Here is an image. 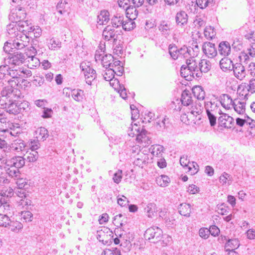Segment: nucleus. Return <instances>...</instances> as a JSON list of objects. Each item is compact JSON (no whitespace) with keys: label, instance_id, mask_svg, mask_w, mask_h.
<instances>
[{"label":"nucleus","instance_id":"obj_1","mask_svg":"<svg viewBox=\"0 0 255 255\" xmlns=\"http://www.w3.org/2000/svg\"><path fill=\"white\" fill-rule=\"evenodd\" d=\"M14 209L11 204L0 206V227L6 228L10 220V217L14 215Z\"/></svg>","mask_w":255,"mask_h":255},{"label":"nucleus","instance_id":"obj_2","mask_svg":"<svg viewBox=\"0 0 255 255\" xmlns=\"http://www.w3.org/2000/svg\"><path fill=\"white\" fill-rule=\"evenodd\" d=\"M25 13L23 11H21V9H19L18 11L15 13L17 16V20H18L19 32V33L27 34L29 37L31 33L33 25L30 23H28L27 20L22 21L25 17Z\"/></svg>","mask_w":255,"mask_h":255},{"label":"nucleus","instance_id":"obj_3","mask_svg":"<svg viewBox=\"0 0 255 255\" xmlns=\"http://www.w3.org/2000/svg\"><path fill=\"white\" fill-rule=\"evenodd\" d=\"M145 239L150 242L156 243L162 239V230L158 227L153 226L147 229L144 234Z\"/></svg>","mask_w":255,"mask_h":255},{"label":"nucleus","instance_id":"obj_4","mask_svg":"<svg viewBox=\"0 0 255 255\" xmlns=\"http://www.w3.org/2000/svg\"><path fill=\"white\" fill-rule=\"evenodd\" d=\"M168 51L171 57L173 60L187 58L186 55H188V50L186 49L185 46L178 48L175 44H170L168 47Z\"/></svg>","mask_w":255,"mask_h":255},{"label":"nucleus","instance_id":"obj_5","mask_svg":"<svg viewBox=\"0 0 255 255\" xmlns=\"http://www.w3.org/2000/svg\"><path fill=\"white\" fill-rule=\"evenodd\" d=\"M80 67L84 74L86 83L92 85V82L97 77L96 71L84 62L81 63Z\"/></svg>","mask_w":255,"mask_h":255},{"label":"nucleus","instance_id":"obj_6","mask_svg":"<svg viewBox=\"0 0 255 255\" xmlns=\"http://www.w3.org/2000/svg\"><path fill=\"white\" fill-rule=\"evenodd\" d=\"M29 41L30 38L27 34L17 33L12 41V46L17 50L22 49L28 45Z\"/></svg>","mask_w":255,"mask_h":255},{"label":"nucleus","instance_id":"obj_7","mask_svg":"<svg viewBox=\"0 0 255 255\" xmlns=\"http://www.w3.org/2000/svg\"><path fill=\"white\" fill-rule=\"evenodd\" d=\"M12 91L11 88L4 87L1 92L0 96V108L4 109L11 101Z\"/></svg>","mask_w":255,"mask_h":255},{"label":"nucleus","instance_id":"obj_8","mask_svg":"<svg viewBox=\"0 0 255 255\" xmlns=\"http://www.w3.org/2000/svg\"><path fill=\"white\" fill-rule=\"evenodd\" d=\"M220 103L218 101H211L204 102V107L206 113L214 115H222V111L220 108Z\"/></svg>","mask_w":255,"mask_h":255},{"label":"nucleus","instance_id":"obj_9","mask_svg":"<svg viewBox=\"0 0 255 255\" xmlns=\"http://www.w3.org/2000/svg\"><path fill=\"white\" fill-rule=\"evenodd\" d=\"M9 167L5 169V173L8 174L9 177L13 178L14 179H17L19 180L17 181L18 186L19 188H25L26 187L27 185H23V182L21 183V181L22 180V179H20V172L19 169L15 168V167L13 166H9Z\"/></svg>","mask_w":255,"mask_h":255},{"label":"nucleus","instance_id":"obj_10","mask_svg":"<svg viewBox=\"0 0 255 255\" xmlns=\"http://www.w3.org/2000/svg\"><path fill=\"white\" fill-rule=\"evenodd\" d=\"M204 54L209 58H213L217 55V50L214 43L210 42H204L202 45Z\"/></svg>","mask_w":255,"mask_h":255},{"label":"nucleus","instance_id":"obj_11","mask_svg":"<svg viewBox=\"0 0 255 255\" xmlns=\"http://www.w3.org/2000/svg\"><path fill=\"white\" fill-rule=\"evenodd\" d=\"M188 15L184 10L177 12L175 15V22L178 27L183 28L188 23Z\"/></svg>","mask_w":255,"mask_h":255},{"label":"nucleus","instance_id":"obj_12","mask_svg":"<svg viewBox=\"0 0 255 255\" xmlns=\"http://www.w3.org/2000/svg\"><path fill=\"white\" fill-rule=\"evenodd\" d=\"M117 32L118 31H115V28L112 27L110 25H108L104 28L102 35L105 40L109 41L113 39L115 42L117 39Z\"/></svg>","mask_w":255,"mask_h":255},{"label":"nucleus","instance_id":"obj_13","mask_svg":"<svg viewBox=\"0 0 255 255\" xmlns=\"http://www.w3.org/2000/svg\"><path fill=\"white\" fill-rule=\"evenodd\" d=\"M234 119L226 114H222L218 118L219 124L225 128H231L234 125Z\"/></svg>","mask_w":255,"mask_h":255},{"label":"nucleus","instance_id":"obj_14","mask_svg":"<svg viewBox=\"0 0 255 255\" xmlns=\"http://www.w3.org/2000/svg\"><path fill=\"white\" fill-rule=\"evenodd\" d=\"M234 75L239 80H243L246 76V71L245 67L240 63L234 64V69H232Z\"/></svg>","mask_w":255,"mask_h":255},{"label":"nucleus","instance_id":"obj_15","mask_svg":"<svg viewBox=\"0 0 255 255\" xmlns=\"http://www.w3.org/2000/svg\"><path fill=\"white\" fill-rule=\"evenodd\" d=\"M25 163L24 157L21 156H14L7 161V166H13L19 169L22 167Z\"/></svg>","mask_w":255,"mask_h":255},{"label":"nucleus","instance_id":"obj_16","mask_svg":"<svg viewBox=\"0 0 255 255\" xmlns=\"http://www.w3.org/2000/svg\"><path fill=\"white\" fill-rule=\"evenodd\" d=\"M234 64L231 59L228 57H224L220 61V68L224 72L232 71Z\"/></svg>","mask_w":255,"mask_h":255},{"label":"nucleus","instance_id":"obj_17","mask_svg":"<svg viewBox=\"0 0 255 255\" xmlns=\"http://www.w3.org/2000/svg\"><path fill=\"white\" fill-rule=\"evenodd\" d=\"M10 150L17 152H24L26 150L24 141L20 139L14 140L11 144Z\"/></svg>","mask_w":255,"mask_h":255},{"label":"nucleus","instance_id":"obj_18","mask_svg":"<svg viewBox=\"0 0 255 255\" xmlns=\"http://www.w3.org/2000/svg\"><path fill=\"white\" fill-rule=\"evenodd\" d=\"M199 62L200 65V71L196 73L197 78L201 77L203 73H207L212 67L211 62L207 59H202Z\"/></svg>","mask_w":255,"mask_h":255},{"label":"nucleus","instance_id":"obj_19","mask_svg":"<svg viewBox=\"0 0 255 255\" xmlns=\"http://www.w3.org/2000/svg\"><path fill=\"white\" fill-rule=\"evenodd\" d=\"M218 51L220 55L228 57L231 52L230 44L228 41H222L218 46Z\"/></svg>","mask_w":255,"mask_h":255},{"label":"nucleus","instance_id":"obj_20","mask_svg":"<svg viewBox=\"0 0 255 255\" xmlns=\"http://www.w3.org/2000/svg\"><path fill=\"white\" fill-rule=\"evenodd\" d=\"M13 195V191L11 188L9 187L5 190H2L0 192V202L2 203V205L5 204H10L8 199Z\"/></svg>","mask_w":255,"mask_h":255},{"label":"nucleus","instance_id":"obj_21","mask_svg":"<svg viewBox=\"0 0 255 255\" xmlns=\"http://www.w3.org/2000/svg\"><path fill=\"white\" fill-rule=\"evenodd\" d=\"M26 60L25 56L21 53H14V54L9 58V63L13 65H19Z\"/></svg>","mask_w":255,"mask_h":255},{"label":"nucleus","instance_id":"obj_22","mask_svg":"<svg viewBox=\"0 0 255 255\" xmlns=\"http://www.w3.org/2000/svg\"><path fill=\"white\" fill-rule=\"evenodd\" d=\"M171 26L170 22L162 21L158 26V30L163 36L167 37L171 34Z\"/></svg>","mask_w":255,"mask_h":255},{"label":"nucleus","instance_id":"obj_23","mask_svg":"<svg viewBox=\"0 0 255 255\" xmlns=\"http://www.w3.org/2000/svg\"><path fill=\"white\" fill-rule=\"evenodd\" d=\"M224 108L229 110L233 107L235 102L233 101L231 96L228 94H223L221 97V101H219Z\"/></svg>","mask_w":255,"mask_h":255},{"label":"nucleus","instance_id":"obj_24","mask_svg":"<svg viewBox=\"0 0 255 255\" xmlns=\"http://www.w3.org/2000/svg\"><path fill=\"white\" fill-rule=\"evenodd\" d=\"M124 16L120 13H117L114 15L111 19V26L115 28H118L124 23Z\"/></svg>","mask_w":255,"mask_h":255},{"label":"nucleus","instance_id":"obj_25","mask_svg":"<svg viewBox=\"0 0 255 255\" xmlns=\"http://www.w3.org/2000/svg\"><path fill=\"white\" fill-rule=\"evenodd\" d=\"M203 109L202 104L199 101H196L192 104L189 113L193 117H196L197 116H199L202 113Z\"/></svg>","mask_w":255,"mask_h":255},{"label":"nucleus","instance_id":"obj_26","mask_svg":"<svg viewBox=\"0 0 255 255\" xmlns=\"http://www.w3.org/2000/svg\"><path fill=\"white\" fill-rule=\"evenodd\" d=\"M110 19L109 12L106 10H102L97 16V23L99 25L107 24Z\"/></svg>","mask_w":255,"mask_h":255},{"label":"nucleus","instance_id":"obj_27","mask_svg":"<svg viewBox=\"0 0 255 255\" xmlns=\"http://www.w3.org/2000/svg\"><path fill=\"white\" fill-rule=\"evenodd\" d=\"M15 21L12 22L9 24L7 25L6 30L9 36H11L13 35L16 36V35L19 32V25L18 20H17V17L15 19Z\"/></svg>","mask_w":255,"mask_h":255},{"label":"nucleus","instance_id":"obj_28","mask_svg":"<svg viewBox=\"0 0 255 255\" xmlns=\"http://www.w3.org/2000/svg\"><path fill=\"white\" fill-rule=\"evenodd\" d=\"M135 130L136 131V133H129L128 134L132 136L135 135L136 136V139L137 142L138 143H141L144 138V136L146 135L147 131L143 128L140 129V128L138 127L137 125H135Z\"/></svg>","mask_w":255,"mask_h":255},{"label":"nucleus","instance_id":"obj_29","mask_svg":"<svg viewBox=\"0 0 255 255\" xmlns=\"http://www.w3.org/2000/svg\"><path fill=\"white\" fill-rule=\"evenodd\" d=\"M34 136L37 140L44 141L48 136V130L45 128H39L35 131Z\"/></svg>","mask_w":255,"mask_h":255},{"label":"nucleus","instance_id":"obj_30","mask_svg":"<svg viewBox=\"0 0 255 255\" xmlns=\"http://www.w3.org/2000/svg\"><path fill=\"white\" fill-rule=\"evenodd\" d=\"M182 105L184 106H188L193 104L192 97L191 93L187 90H184L181 95L180 100Z\"/></svg>","mask_w":255,"mask_h":255},{"label":"nucleus","instance_id":"obj_31","mask_svg":"<svg viewBox=\"0 0 255 255\" xmlns=\"http://www.w3.org/2000/svg\"><path fill=\"white\" fill-rule=\"evenodd\" d=\"M6 228L13 232L18 233L23 228V225L19 221L10 219Z\"/></svg>","mask_w":255,"mask_h":255},{"label":"nucleus","instance_id":"obj_32","mask_svg":"<svg viewBox=\"0 0 255 255\" xmlns=\"http://www.w3.org/2000/svg\"><path fill=\"white\" fill-rule=\"evenodd\" d=\"M194 96L198 100L203 101L205 99V92L201 86H195L192 89Z\"/></svg>","mask_w":255,"mask_h":255},{"label":"nucleus","instance_id":"obj_33","mask_svg":"<svg viewBox=\"0 0 255 255\" xmlns=\"http://www.w3.org/2000/svg\"><path fill=\"white\" fill-rule=\"evenodd\" d=\"M145 205L144 211L146 216L148 218H152L154 216V214L157 212L156 204L154 203H149L147 204H145Z\"/></svg>","mask_w":255,"mask_h":255},{"label":"nucleus","instance_id":"obj_34","mask_svg":"<svg viewBox=\"0 0 255 255\" xmlns=\"http://www.w3.org/2000/svg\"><path fill=\"white\" fill-rule=\"evenodd\" d=\"M137 7L129 4L126 7V16L130 19H135L138 15V11L136 9Z\"/></svg>","mask_w":255,"mask_h":255},{"label":"nucleus","instance_id":"obj_35","mask_svg":"<svg viewBox=\"0 0 255 255\" xmlns=\"http://www.w3.org/2000/svg\"><path fill=\"white\" fill-rule=\"evenodd\" d=\"M178 211L181 215L189 217L191 212V206L185 203H182L178 207Z\"/></svg>","mask_w":255,"mask_h":255},{"label":"nucleus","instance_id":"obj_36","mask_svg":"<svg viewBox=\"0 0 255 255\" xmlns=\"http://www.w3.org/2000/svg\"><path fill=\"white\" fill-rule=\"evenodd\" d=\"M25 161L29 162H34L37 160L38 158V152L35 150L26 151L24 154Z\"/></svg>","mask_w":255,"mask_h":255},{"label":"nucleus","instance_id":"obj_37","mask_svg":"<svg viewBox=\"0 0 255 255\" xmlns=\"http://www.w3.org/2000/svg\"><path fill=\"white\" fill-rule=\"evenodd\" d=\"M148 159V155L143 153H140L137 155V157L133 162L134 165L139 167H142L145 164L147 160Z\"/></svg>","mask_w":255,"mask_h":255},{"label":"nucleus","instance_id":"obj_38","mask_svg":"<svg viewBox=\"0 0 255 255\" xmlns=\"http://www.w3.org/2000/svg\"><path fill=\"white\" fill-rule=\"evenodd\" d=\"M156 182L157 185L162 187H165L168 186L170 182V178L165 175H161L156 178Z\"/></svg>","mask_w":255,"mask_h":255},{"label":"nucleus","instance_id":"obj_39","mask_svg":"<svg viewBox=\"0 0 255 255\" xmlns=\"http://www.w3.org/2000/svg\"><path fill=\"white\" fill-rule=\"evenodd\" d=\"M105 72L103 77L106 81H116L117 79H114L116 70L111 67L106 68Z\"/></svg>","mask_w":255,"mask_h":255},{"label":"nucleus","instance_id":"obj_40","mask_svg":"<svg viewBox=\"0 0 255 255\" xmlns=\"http://www.w3.org/2000/svg\"><path fill=\"white\" fill-rule=\"evenodd\" d=\"M240 245V241L238 239H229L225 244V248L227 250H235L238 249Z\"/></svg>","mask_w":255,"mask_h":255},{"label":"nucleus","instance_id":"obj_41","mask_svg":"<svg viewBox=\"0 0 255 255\" xmlns=\"http://www.w3.org/2000/svg\"><path fill=\"white\" fill-rule=\"evenodd\" d=\"M246 103L244 102L236 101L233 104V107L235 111L239 114H244L246 110Z\"/></svg>","mask_w":255,"mask_h":255},{"label":"nucleus","instance_id":"obj_42","mask_svg":"<svg viewBox=\"0 0 255 255\" xmlns=\"http://www.w3.org/2000/svg\"><path fill=\"white\" fill-rule=\"evenodd\" d=\"M186 49L188 50V55H186L187 58L191 57H196L198 56L199 52L200 49L197 43L192 45V47H186Z\"/></svg>","mask_w":255,"mask_h":255},{"label":"nucleus","instance_id":"obj_43","mask_svg":"<svg viewBox=\"0 0 255 255\" xmlns=\"http://www.w3.org/2000/svg\"><path fill=\"white\" fill-rule=\"evenodd\" d=\"M114 61V57L112 54H105L102 57L101 63L104 67L108 68L111 67L112 63Z\"/></svg>","mask_w":255,"mask_h":255},{"label":"nucleus","instance_id":"obj_44","mask_svg":"<svg viewBox=\"0 0 255 255\" xmlns=\"http://www.w3.org/2000/svg\"><path fill=\"white\" fill-rule=\"evenodd\" d=\"M186 59V65L188 67V68L190 70V71L196 72V67H197V64L199 62H197L194 57H189L188 58H185Z\"/></svg>","mask_w":255,"mask_h":255},{"label":"nucleus","instance_id":"obj_45","mask_svg":"<svg viewBox=\"0 0 255 255\" xmlns=\"http://www.w3.org/2000/svg\"><path fill=\"white\" fill-rule=\"evenodd\" d=\"M186 59V65L188 67V68L190 70V71L196 72V67H197V64L199 62H197L194 57H189L188 58H185Z\"/></svg>","mask_w":255,"mask_h":255},{"label":"nucleus","instance_id":"obj_46","mask_svg":"<svg viewBox=\"0 0 255 255\" xmlns=\"http://www.w3.org/2000/svg\"><path fill=\"white\" fill-rule=\"evenodd\" d=\"M84 91L80 89H74L71 91L72 98L77 102L82 101L84 98Z\"/></svg>","mask_w":255,"mask_h":255},{"label":"nucleus","instance_id":"obj_47","mask_svg":"<svg viewBox=\"0 0 255 255\" xmlns=\"http://www.w3.org/2000/svg\"><path fill=\"white\" fill-rule=\"evenodd\" d=\"M48 45L50 49L55 50L61 48V42L59 40L52 38L49 40Z\"/></svg>","mask_w":255,"mask_h":255},{"label":"nucleus","instance_id":"obj_48","mask_svg":"<svg viewBox=\"0 0 255 255\" xmlns=\"http://www.w3.org/2000/svg\"><path fill=\"white\" fill-rule=\"evenodd\" d=\"M204 34L207 39H212L216 36V32L214 27L210 26L205 27Z\"/></svg>","mask_w":255,"mask_h":255},{"label":"nucleus","instance_id":"obj_49","mask_svg":"<svg viewBox=\"0 0 255 255\" xmlns=\"http://www.w3.org/2000/svg\"><path fill=\"white\" fill-rule=\"evenodd\" d=\"M133 19L128 18L127 20H124V23L122 25V28L126 31H129L133 29L135 27V23L133 21Z\"/></svg>","mask_w":255,"mask_h":255},{"label":"nucleus","instance_id":"obj_50","mask_svg":"<svg viewBox=\"0 0 255 255\" xmlns=\"http://www.w3.org/2000/svg\"><path fill=\"white\" fill-rule=\"evenodd\" d=\"M108 237V235L106 234L105 231L101 230L97 231V238L99 242H102L104 245L108 244V241L106 240Z\"/></svg>","mask_w":255,"mask_h":255},{"label":"nucleus","instance_id":"obj_51","mask_svg":"<svg viewBox=\"0 0 255 255\" xmlns=\"http://www.w3.org/2000/svg\"><path fill=\"white\" fill-rule=\"evenodd\" d=\"M180 74L182 77L186 78L189 76L193 77V73L190 71L187 65H183L180 69Z\"/></svg>","mask_w":255,"mask_h":255},{"label":"nucleus","instance_id":"obj_52","mask_svg":"<svg viewBox=\"0 0 255 255\" xmlns=\"http://www.w3.org/2000/svg\"><path fill=\"white\" fill-rule=\"evenodd\" d=\"M220 182L223 185L228 183L229 185L232 181L231 176L226 172H224L220 177Z\"/></svg>","mask_w":255,"mask_h":255},{"label":"nucleus","instance_id":"obj_53","mask_svg":"<svg viewBox=\"0 0 255 255\" xmlns=\"http://www.w3.org/2000/svg\"><path fill=\"white\" fill-rule=\"evenodd\" d=\"M27 58L26 59H27L29 64L31 66H35L36 67L37 65L40 64V62L39 59L36 58L34 55H28V53H26Z\"/></svg>","mask_w":255,"mask_h":255},{"label":"nucleus","instance_id":"obj_54","mask_svg":"<svg viewBox=\"0 0 255 255\" xmlns=\"http://www.w3.org/2000/svg\"><path fill=\"white\" fill-rule=\"evenodd\" d=\"M164 147L163 146L160 145H156L153 146L151 153L153 156H156L160 157L161 155V153L163 152Z\"/></svg>","mask_w":255,"mask_h":255},{"label":"nucleus","instance_id":"obj_55","mask_svg":"<svg viewBox=\"0 0 255 255\" xmlns=\"http://www.w3.org/2000/svg\"><path fill=\"white\" fill-rule=\"evenodd\" d=\"M7 73L8 76L11 77V78H18L20 76L21 71L20 70H17L16 69H13L8 67Z\"/></svg>","mask_w":255,"mask_h":255},{"label":"nucleus","instance_id":"obj_56","mask_svg":"<svg viewBox=\"0 0 255 255\" xmlns=\"http://www.w3.org/2000/svg\"><path fill=\"white\" fill-rule=\"evenodd\" d=\"M193 118L192 115L189 112H188L187 114H184L181 116V120L183 123L187 125H189L192 123L190 122L191 120L193 121L195 120L193 119Z\"/></svg>","mask_w":255,"mask_h":255},{"label":"nucleus","instance_id":"obj_57","mask_svg":"<svg viewBox=\"0 0 255 255\" xmlns=\"http://www.w3.org/2000/svg\"><path fill=\"white\" fill-rule=\"evenodd\" d=\"M7 106L6 108H4L7 112H8L9 114H15L17 112L16 105L13 102L12 100H11Z\"/></svg>","mask_w":255,"mask_h":255},{"label":"nucleus","instance_id":"obj_58","mask_svg":"<svg viewBox=\"0 0 255 255\" xmlns=\"http://www.w3.org/2000/svg\"><path fill=\"white\" fill-rule=\"evenodd\" d=\"M180 164L184 167H187L189 171L191 170V167L189 165V160L188 159L187 155H182L180 159Z\"/></svg>","mask_w":255,"mask_h":255},{"label":"nucleus","instance_id":"obj_59","mask_svg":"<svg viewBox=\"0 0 255 255\" xmlns=\"http://www.w3.org/2000/svg\"><path fill=\"white\" fill-rule=\"evenodd\" d=\"M123 217L122 214L115 216L114 218L113 223L117 227H122L124 224L123 223V220L121 218Z\"/></svg>","mask_w":255,"mask_h":255},{"label":"nucleus","instance_id":"obj_60","mask_svg":"<svg viewBox=\"0 0 255 255\" xmlns=\"http://www.w3.org/2000/svg\"><path fill=\"white\" fill-rule=\"evenodd\" d=\"M7 83L8 85L5 87H9V88H11L12 93L13 92V89L17 86L19 83L18 78H11L10 79H8Z\"/></svg>","mask_w":255,"mask_h":255},{"label":"nucleus","instance_id":"obj_61","mask_svg":"<svg viewBox=\"0 0 255 255\" xmlns=\"http://www.w3.org/2000/svg\"><path fill=\"white\" fill-rule=\"evenodd\" d=\"M233 48L236 51H240L243 48V43L239 39H235L232 43Z\"/></svg>","mask_w":255,"mask_h":255},{"label":"nucleus","instance_id":"obj_62","mask_svg":"<svg viewBox=\"0 0 255 255\" xmlns=\"http://www.w3.org/2000/svg\"><path fill=\"white\" fill-rule=\"evenodd\" d=\"M21 216V219L25 222L31 221L33 218L32 214L28 211L22 212Z\"/></svg>","mask_w":255,"mask_h":255},{"label":"nucleus","instance_id":"obj_63","mask_svg":"<svg viewBox=\"0 0 255 255\" xmlns=\"http://www.w3.org/2000/svg\"><path fill=\"white\" fill-rule=\"evenodd\" d=\"M8 67L7 65L0 66V79L5 78L7 79Z\"/></svg>","mask_w":255,"mask_h":255},{"label":"nucleus","instance_id":"obj_64","mask_svg":"<svg viewBox=\"0 0 255 255\" xmlns=\"http://www.w3.org/2000/svg\"><path fill=\"white\" fill-rule=\"evenodd\" d=\"M117 202L121 206L125 207L128 205L129 201L126 196L122 195L121 197L120 196H118Z\"/></svg>","mask_w":255,"mask_h":255}]
</instances>
